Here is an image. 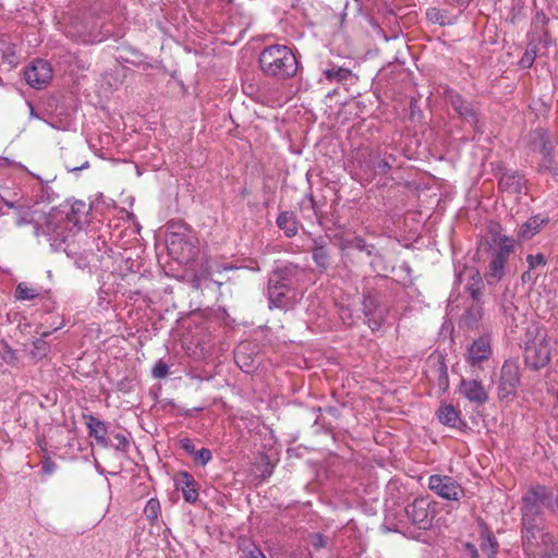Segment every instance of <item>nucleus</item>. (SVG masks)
Masks as SVG:
<instances>
[{
  "label": "nucleus",
  "mask_w": 558,
  "mask_h": 558,
  "mask_svg": "<svg viewBox=\"0 0 558 558\" xmlns=\"http://www.w3.org/2000/svg\"><path fill=\"white\" fill-rule=\"evenodd\" d=\"M545 510L558 518V489L543 485H531L520 501V539L527 558H558L555 535L547 530Z\"/></svg>",
  "instance_id": "f257e3e1"
},
{
  "label": "nucleus",
  "mask_w": 558,
  "mask_h": 558,
  "mask_svg": "<svg viewBox=\"0 0 558 558\" xmlns=\"http://www.w3.org/2000/svg\"><path fill=\"white\" fill-rule=\"evenodd\" d=\"M429 507L430 504L425 498H416L405 506H402L401 502H393V508L386 511V531L412 537V525L420 530L429 529L433 521Z\"/></svg>",
  "instance_id": "f03ea898"
},
{
  "label": "nucleus",
  "mask_w": 558,
  "mask_h": 558,
  "mask_svg": "<svg viewBox=\"0 0 558 558\" xmlns=\"http://www.w3.org/2000/svg\"><path fill=\"white\" fill-rule=\"evenodd\" d=\"M262 72L278 80L293 77L299 68V62L292 49L286 45H270L259 54Z\"/></svg>",
  "instance_id": "7ed1b4c3"
},
{
  "label": "nucleus",
  "mask_w": 558,
  "mask_h": 558,
  "mask_svg": "<svg viewBox=\"0 0 558 558\" xmlns=\"http://www.w3.org/2000/svg\"><path fill=\"white\" fill-rule=\"evenodd\" d=\"M296 266H286L275 270L268 280L267 296L269 308L287 310L291 302L288 292L291 289L292 277L296 274Z\"/></svg>",
  "instance_id": "20e7f679"
},
{
  "label": "nucleus",
  "mask_w": 558,
  "mask_h": 558,
  "mask_svg": "<svg viewBox=\"0 0 558 558\" xmlns=\"http://www.w3.org/2000/svg\"><path fill=\"white\" fill-rule=\"evenodd\" d=\"M530 335L529 332L527 337ZM550 345L545 333L537 332L534 337L527 338L524 343V363L533 371L545 367L550 361Z\"/></svg>",
  "instance_id": "39448f33"
},
{
  "label": "nucleus",
  "mask_w": 558,
  "mask_h": 558,
  "mask_svg": "<svg viewBox=\"0 0 558 558\" xmlns=\"http://www.w3.org/2000/svg\"><path fill=\"white\" fill-rule=\"evenodd\" d=\"M513 252V242L510 238L501 235L498 238L497 247L492 252L486 279L489 284L498 282L505 276V266Z\"/></svg>",
  "instance_id": "423d86ee"
},
{
  "label": "nucleus",
  "mask_w": 558,
  "mask_h": 558,
  "mask_svg": "<svg viewBox=\"0 0 558 558\" xmlns=\"http://www.w3.org/2000/svg\"><path fill=\"white\" fill-rule=\"evenodd\" d=\"M495 177L498 179V187L509 194H522L526 190L524 174L517 170L508 169L502 165L494 168Z\"/></svg>",
  "instance_id": "0eeeda50"
},
{
  "label": "nucleus",
  "mask_w": 558,
  "mask_h": 558,
  "mask_svg": "<svg viewBox=\"0 0 558 558\" xmlns=\"http://www.w3.org/2000/svg\"><path fill=\"white\" fill-rule=\"evenodd\" d=\"M430 490L448 500H459L463 495V488L452 477L447 475H430L428 478Z\"/></svg>",
  "instance_id": "6e6552de"
},
{
  "label": "nucleus",
  "mask_w": 558,
  "mask_h": 558,
  "mask_svg": "<svg viewBox=\"0 0 558 558\" xmlns=\"http://www.w3.org/2000/svg\"><path fill=\"white\" fill-rule=\"evenodd\" d=\"M180 228L183 229V231L172 232L169 235V250L172 253H178L180 248L182 257L191 258L196 254V238L186 226Z\"/></svg>",
  "instance_id": "1a4fd4ad"
},
{
  "label": "nucleus",
  "mask_w": 558,
  "mask_h": 558,
  "mask_svg": "<svg viewBox=\"0 0 558 558\" xmlns=\"http://www.w3.org/2000/svg\"><path fill=\"white\" fill-rule=\"evenodd\" d=\"M445 100L451 105L452 109L468 123L476 125L478 122V116L473 106L468 102L463 97L454 89L446 86L442 90Z\"/></svg>",
  "instance_id": "9d476101"
},
{
  "label": "nucleus",
  "mask_w": 558,
  "mask_h": 558,
  "mask_svg": "<svg viewBox=\"0 0 558 558\" xmlns=\"http://www.w3.org/2000/svg\"><path fill=\"white\" fill-rule=\"evenodd\" d=\"M520 383L519 366L517 363L506 361L501 367L500 380L498 387L499 399H506L514 396Z\"/></svg>",
  "instance_id": "9b49d317"
},
{
  "label": "nucleus",
  "mask_w": 558,
  "mask_h": 558,
  "mask_svg": "<svg viewBox=\"0 0 558 558\" xmlns=\"http://www.w3.org/2000/svg\"><path fill=\"white\" fill-rule=\"evenodd\" d=\"M24 76L28 85L33 88L41 89L50 82L52 69L49 62L36 59L26 69Z\"/></svg>",
  "instance_id": "f8f14e48"
},
{
  "label": "nucleus",
  "mask_w": 558,
  "mask_h": 558,
  "mask_svg": "<svg viewBox=\"0 0 558 558\" xmlns=\"http://www.w3.org/2000/svg\"><path fill=\"white\" fill-rule=\"evenodd\" d=\"M35 235L37 238L44 235L54 251H59L62 244L66 242L68 231L64 222L57 223L52 220H48L44 227H35Z\"/></svg>",
  "instance_id": "ddd939ff"
},
{
  "label": "nucleus",
  "mask_w": 558,
  "mask_h": 558,
  "mask_svg": "<svg viewBox=\"0 0 558 558\" xmlns=\"http://www.w3.org/2000/svg\"><path fill=\"white\" fill-rule=\"evenodd\" d=\"M426 374L438 387L439 391L445 392L449 388L448 368L442 355H430L427 360Z\"/></svg>",
  "instance_id": "4468645a"
},
{
  "label": "nucleus",
  "mask_w": 558,
  "mask_h": 558,
  "mask_svg": "<svg viewBox=\"0 0 558 558\" xmlns=\"http://www.w3.org/2000/svg\"><path fill=\"white\" fill-rule=\"evenodd\" d=\"M388 51L392 52V56L387 59L389 66L393 63H397L398 65L404 64L405 59L409 56V47L402 32L393 34L391 38L386 35V53Z\"/></svg>",
  "instance_id": "2eb2a0df"
},
{
  "label": "nucleus",
  "mask_w": 558,
  "mask_h": 558,
  "mask_svg": "<svg viewBox=\"0 0 558 558\" xmlns=\"http://www.w3.org/2000/svg\"><path fill=\"white\" fill-rule=\"evenodd\" d=\"M460 392L470 402L477 404H484L488 400V393L486 392L482 383L474 379H462L460 383Z\"/></svg>",
  "instance_id": "dca6fc26"
},
{
  "label": "nucleus",
  "mask_w": 558,
  "mask_h": 558,
  "mask_svg": "<svg viewBox=\"0 0 558 558\" xmlns=\"http://www.w3.org/2000/svg\"><path fill=\"white\" fill-rule=\"evenodd\" d=\"M175 487L182 492L186 502L194 504L198 498V486L189 472H179L175 477Z\"/></svg>",
  "instance_id": "f3484780"
},
{
  "label": "nucleus",
  "mask_w": 558,
  "mask_h": 558,
  "mask_svg": "<svg viewBox=\"0 0 558 558\" xmlns=\"http://www.w3.org/2000/svg\"><path fill=\"white\" fill-rule=\"evenodd\" d=\"M312 257L317 267L325 271L330 265V253L328 248L327 239L324 236H317L313 239L311 247Z\"/></svg>",
  "instance_id": "a211bd4d"
},
{
  "label": "nucleus",
  "mask_w": 558,
  "mask_h": 558,
  "mask_svg": "<svg viewBox=\"0 0 558 558\" xmlns=\"http://www.w3.org/2000/svg\"><path fill=\"white\" fill-rule=\"evenodd\" d=\"M492 354L490 340L487 337H481L474 340L468 352V361L470 364H480L488 360Z\"/></svg>",
  "instance_id": "6ab92c4d"
},
{
  "label": "nucleus",
  "mask_w": 558,
  "mask_h": 558,
  "mask_svg": "<svg viewBox=\"0 0 558 558\" xmlns=\"http://www.w3.org/2000/svg\"><path fill=\"white\" fill-rule=\"evenodd\" d=\"M483 317L482 302L470 301L461 317V324L466 328H475Z\"/></svg>",
  "instance_id": "aec40b11"
},
{
  "label": "nucleus",
  "mask_w": 558,
  "mask_h": 558,
  "mask_svg": "<svg viewBox=\"0 0 558 558\" xmlns=\"http://www.w3.org/2000/svg\"><path fill=\"white\" fill-rule=\"evenodd\" d=\"M536 142L539 144V151L543 155L541 167L549 170V168H553L554 162V146L549 142L547 132L539 130Z\"/></svg>",
  "instance_id": "412c9836"
},
{
  "label": "nucleus",
  "mask_w": 558,
  "mask_h": 558,
  "mask_svg": "<svg viewBox=\"0 0 558 558\" xmlns=\"http://www.w3.org/2000/svg\"><path fill=\"white\" fill-rule=\"evenodd\" d=\"M436 414L439 422L446 426L460 428L461 425H464L460 412L451 404L441 405Z\"/></svg>",
  "instance_id": "4be33fe9"
},
{
  "label": "nucleus",
  "mask_w": 558,
  "mask_h": 558,
  "mask_svg": "<svg viewBox=\"0 0 558 558\" xmlns=\"http://www.w3.org/2000/svg\"><path fill=\"white\" fill-rule=\"evenodd\" d=\"M547 222V219L541 218L539 216L531 217L524 223H522L518 231V236L520 240H530L536 233L539 232L543 225Z\"/></svg>",
  "instance_id": "5701e85b"
},
{
  "label": "nucleus",
  "mask_w": 558,
  "mask_h": 558,
  "mask_svg": "<svg viewBox=\"0 0 558 558\" xmlns=\"http://www.w3.org/2000/svg\"><path fill=\"white\" fill-rule=\"evenodd\" d=\"M86 425L89 430V435L95 437V439L98 441V444L107 445V426L105 422L100 421L99 418L88 415L86 417Z\"/></svg>",
  "instance_id": "b1692460"
},
{
  "label": "nucleus",
  "mask_w": 558,
  "mask_h": 558,
  "mask_svg": "<svg viewBox=\"0 0 558 558\" xmlns=\"http://www.w3.org/2000/svg\"><path fill=\"white\" fill-rule=\"evenodd\" d=\"M277 226L284 232L289 238L294 236L298 233V221L293 213L282 211L277 217Z\"/></svg>",
  "instance_id": "393cba45"
},
{
  "label": "nucleus",
  "mask_w": 558,
  "mask_h": 558,
  "mask_svg": "<svg viewBox=\"0 0 558 558\" xmlns=\"http://www.w3.org/2000/svg\"><path fill=\"white\" fill-rule=\"evenodd\" d=\"M497 549L498 542L496 537L488 529H484L481 532V550L487 556V558H495Z\"/></svg>",
  "instance_id": "a878e982"
},
{
  "label": "nucleus",
  "mask_w": 558,
  "mask_h": 558,
  "mask_svg": "<svg viewBox=\"0 0 558 558\" xmlns=\"http://www.w3.org/2000/svg\"><path fill=\"white\" fill-rule=\"evenodd\" d=\"M49 335V331L43 332L40 338L33 341V348L29 351V355L35 361L43 360L50 352V344L45 340Z\"/></svg>",
  "instance_id": "bb28decb"
},
{
  "label": "nucleus",
  "mask_w": 558,
  "mask_h": 558,
  "mask_svg": "<svg viewBox=\"0 0 558 558\" xmlns=\"http://www.w3.org/2000/svg\"><path fill=\"white\" fill-rule=\"evenodd\" d=\"M0 54L3 62H7L11 66H15L19 63L16 50L14 44L9 41L5 37L0 38Z\"/></svg>",
  "instance_id": "cd10ccee"
},
{
  "label": "nucleus",
  "mask_w": 558,
  "mask_h": 558,
  "mask_svg": "<svg viewBox=\"0 0 558 558\" xmlns=\"http://www.w3.org/2000/svg\"><path fill=\"white\" fill-rule=\"evenodd\" d=\"M41 294V289L28 287L25 282L16 286L15 298L21 301H31Z\"/></svg>",
  "instance_id": "c85d7f7f"
},
{
  "label": "nucleus",
  "mask_w": 558,
  "mask_h": 558,
  "mask_svg": "<svg viewBox=\"0 0 558 558\" xmlns=\"http://www.w3.org/2000/svg\"><path fill=\"white\" fill-rule=\"evenodd\" d=\"M465 289L470 293V301L481 302L483 280L477 271L473 274L471 281L466 284Z\"/></svg>",
  "instance_id": "c756f323"
},
{
  "label": "nucleus",
  "mask_w": 558,
  "mask_h": 558,
  "mask_svg": "<svg viewBox=\"0 0 558 558\" xmlns=\"http://www.w3.org/2000/svg\"><path fill=\"white\" fill-rule=\"evenodd\" d=\"M390 494L392 497V504L393 502H400V500H405L408 496V492L405 487H401L398 484L397 480L391 478L388 484L386 485L385 494Z\"/></svg>",
  "instance_id": "7c9ffc66"
},
{
  "label": "nucleus",
  "mask_w": 558,
  "mask_h": 558,
  "mask_svg": "<svg viewBox=\"0 0 558 558\" xmlns=\"http://www.w3.org/2000/svg\"><path fill=\"white\" fill-rule=\"evenodd\" d=\"M537 45L534 43V41H530L527 44V47L523 53V56L521 57L520 61H519V65L522 68V69H530L536 57H537Z\"/></svg>",
  "instance_id": "2f4dec72"
},
{
  "label": "nucleus",
  "mask_w": 558,
  "mask_h": 558,
  "mask_svg": "<svg viewBox=\"0 0 558 558\" xmlns=\"http://www.w3.org/2000/svg\"><path fill=\"white\" fill-rule=\"evenodd\" d=\"M160 513V502L156 498H150L144 508L145 517L151 522L156 523Z\"/></svg>",
  "instance_id": "473e14b6"
},
{
  "label": "nucleus",
  "mask_w": 558,
  "mask_h": 558,
  "mask_svg": "<svg viewBox=\"0 0 558 558\" xmlns=\"http://www.w3.org/2000/svg\"><path fill=\"white\" fill-rule=\"evenodd\" d=\"M324 74L329 81L342 82L349 78L351 71L345 68H331L325 70Z\"/></svg>",
  "instance_id": "72a5a7b5"
},
{
  "label": "nucleus",
  "mask_w": 558,
  "mask_h": 558,
  "mask_svg": "<svg viewBox=\"0 0 558 558\" xmlns=\"http://www.w3.org/2000/svg\"><path fill=\"white\" fill-rule=\"evenodd\" d=\"M241 548L245 558H267L260 548L250 542L242 543Z\"/></svg>",
  "instance_id": "f704fd0d"
},
{
  "label": "nucleus",
  "mask_w": 558,
  "mask_h": 558,
  "mask_svg": "<svg viewBox=\"0 0 558 558\" xmlns=\"http://www.w3.org/2000/svg\"><path fill=\"white\" fill-rule=\"evenodd\" d=\"M426 16H427L428 21H430L433 23H437L439 25H445L447 23L446 13L437 8L427 9Z\"/></svg>",
  "instance_id": "c9c22d12"
},
{
  "label": "nucleus",
  "mask_w": 558,
  "mask_h": 558,
  "mask_svg": "<svg viewBox=\"0 0 558 558\" xmlns=\"http://www.w3.org/2000/svg\"><path fill=\"white\" fill-rule=\"evenodd\" d=\"M192 457L195 463L204 466L213 459V453L209 449L202 448L201 450H196Z\"/></svg>",
  "instance_id": "e433bc0d"
},
{
  "label": "nucleus",
  "mask_w": 558,
  "mask_h": 558,
  "mask_svg": "<svg viewBox=\"0 0 558 558\" xmlns=\"http://www.w3.org/2000/svg\"><path fill=\"white\" fill-rule=\"evenodd\" d=\"M168 373H169V366L162 360L157 361L151 369V375L156 379H162V378L167 377Z\"/></svg>",
  "instance_id": "4c0bfd02"
},
{
  "label": "nucleus",
  "mask_w": 558,
  "mask_h": 558,
  "mask_svg": "<svg viewBox=\"0 0 558 558\" xmlns=\"http://www.w3.org/2000/svg\"><path fill=\"white\" fill-rule=\"evenodd\" d=\"M0 354L5 363L10 364L16 360L15 351L7 342L0 343Z\"/></svg>",
  "instance_id": "58836bf2"
},
{
  "label": "nucleus",
  "mask_w": 558,
  "mask_h": 558,
  "mask_svg": "<svg viewBox=\"0 0 558 558\" xmlns=\"http://www.w3.org/2000/svg\"><path fill=\"white\" fill-rule=\"evenodd\" d=\"M113 439L116 440V442H112L111 447L123 452L128 451L130 441L125 434L118 433L113 436Z\"/></svg>",
  "instance_id": "ea45409f"
},
{
  "label": "nucleus",
  "mask_w": 558,
  "mask_h": 558,
  "mask_svg": "<svg viewBox=\"0 0 558 558\" xmlns=\"http://www.w3.org/2000/svg\"><path fill=\"white\" fill-rule=\"evenodd\" d=\"M526 263L529 264L530 269H534L538 266H544L546 264V257L542 253H537L535 255L530 254L526 256Z\"/></svg>",
  "instance_id": "a19ab883"
},
{
  "label": "nucleus",
  "mask_w": 558,
  "mask_h": 558,
  "mask_svg": "<svg viewBox=\"0 0 558 558\" xmlns=\"http://www.w3.org/2000/svg\"><path fill=\"white\" fill-rule=\"evenodd\" d=\"M57 469L56 463L49 458L45 457L41 461V472L45 475H51Z\"/></svg>",
  "instance_id": "79ce46f5"
},
{
  "label": "nucleus",
  "mask_w": 558,
  "mask_h": 558,
  "mask_svg": "<svg viewBox=\"0 0 558 558\" xmlns=\"http://www.w3.org/2000/svg\"><path fill=\"white\" fill-rule=\"evenodd\" d=\"M180 447L190 456L196 451L193 440L187 437L180 439Z\"/></svg>",
  "instance_id": "37998d69"
},
{
  "label": "nucleus",
  "mask_w": 558,
  "mask_h": 558,
  "mask_svg": "<svg viewBox=\"0 0 558 558\" xmlns=\"http://www.w3.org/2000/svg\"><path fill=\"white\" fill-rule=\"evenodd\" d=\"M398 75L400 76L402 85L405 89H409L412 87V81L410 77V73L407 70H404L403 68H400L398 70Z\"/></svg>",
  "instance_id": "c03bdc74"
},
{
  "label": "nucleus",
  "mask_w": 558,
  "mask_h": 558,
  "mask_svg": "<svg viewBox=\"0 0 558 558\" xmlns=\"http://www.w3.org/2000/svg\"><path fill=\"white\" fill-rule=\"evenodd\" d=\"M410 117L412 121H415V119H420L422 117L421 110L416 105V100L414 97H410Z\"/></svg>",
  "instance_id": "a18cd8bd"
},
{
  "label": "nucleus",
  "mask_w": 558,
  "mask_h": 558,
  "mask_svg": "<svg viewBox=\"0 0 558 558\" xmlns=\"http://www.w3.org/2000/svg\"><path fill=\"white\" fill-rule=\"evenodd\" d=\"M312 544L316 549H320L326 546V538L322 534H315L313 535Z\"/></svg>",
  "instance_id": "49530a36"
},
{
  "label": "nucleus",
  "mask_w": 558,
  "mask_h": 558,
  "mask_svg": "<svg viewBox=\"0 0 558 558\" xmlns=\"http://www.w3.org/2000/svg\"><path fill=\"white\" fill-rule=\"evenodd\" d=\"M353 245H354V247H356L360 251H366L368 255L372 254L369 246L366 244V242L363 239L355 238L353 241Z\"/></svg>",
  "instance_id": "de8ad7c7"
},
{
  "label": "nucleus",
  "mask_w": 558,
  "mask_h": 558,
  "mask_svg": "<svg viewBox=\"0 0 558 558\" xmlns=\"http://www.w3.org/2000/svg\"><path fill=\"white\" fill-rule=\"evenodd\" d=\"M304 202L307 203L308 209L313 213V215L318 216L317 204L314 199V196L312 194H310ZM303 204L305 205V203H303Z\"/></svg>",
  "instance_id": "09e8293b"
},
{
  "label": "nucleus",
  "mask_w": 558,
  "mask_h": 558,
  "mask_svg": "<svg viewBox=\"0 0 558 558\" xmlns=\"http://www.w3.org/2000/svg\"><path fill=\"white\" fill-rule=\"evenodd\" d=\"M86 211V204L82 201H78V202H75L73 205H72V213L73 214H76V213H84Z\"/></svg>",
  "instance_id": "8fccbe9b"
},
{
  "label": "nucleus",
  "mask_w": 558,
  "mask_h": 558,
  "mask_svg": "<svg viewBox=\"0 0 558 558\" xmlns=\"http://www.w3.org/2000/svg\"><path fill=\"white\" fill-rule=\"evenodd\" d=\"M465 549L468 551V554L470 555L471 558H477L478 557V551H477V548L475 545L471 544V543H466L465 544Z\"/></svg>",
  "instance_id": "3c124183"
},
{
  "label": "nucleus",
  "mask_w": 558,
  "mask_h": 558,
  "mask_svg": "<svg viewBox=\"0 0 558 558\" xmlns=\"http://www.w3.org/2000/svg\"><path fill=\"white\" fill-rule=\"evenodd\" d=\"M66 168L69 169V171L75 172V171H80V170L89 168V162L87 160H85L81 166L68 165Z\"/></svg>",
  "instance_id": "603ef678"
},
{
  "label": "nucleus",
  "mask_w": 558,
  "mask_h": 558,
  "mask_svg": "<svg viewBox=\"0 0 558 558\" xmlns=\"http://www.w3.org/2000/svg\"><path fill=\"white\" fill-rule=\"evenodd\" d=\"M521 280L523 283H526V282H530V281H533L534 278L532 277V274L530 270H526L522 274L521 276Z\"/></svg>",
  "instance_id": "864d4df0"
},
{
  "label": "nucleus",
  "mask_w": 558,
  "mask_h": 558,
  "mask_svg": "<svg viewBox=\"0 0 558 558\" xmlns=\"http://www.w3.org/2000/svg\"><path fill=\"white\" fill-rule=\"evenodd\" d=\"M11 166V161L8 158L0 157V171L5 170Z\"/></svg>",
  "instance_id": "5fc2aeb1"
},
{
  "label": "nucleus",
  "mask_w": 558,
  "mask_h": 558,
  "mask_svg": "<svg viewBox=\"0 0 558 558\" xmlns=\"http://www.w3.org/2000/svg\"><path fill=\"white\" fill-rule=\"evenodd\" d=\"M385 19H386V23H392L396 21V15L392 11H387L386 10V15H385Z\"/></svg>",
  "instance_id": "6e6d98bb"
},
{
  "label": "nucleus",
  "mask_w": 558,
  "mask_h": 558,
  "mask_svg": "<svg viewBox=\"0 0 558 558\" xmlns=\"http://www.w3.org/2000/svg\"><path fill=\"white\" fill-rule=\"evenodd\" d=\"M451 1L459 7H466L470 2V0H451Z\"/></svg>",
  "instance_id": "4d7b16f0"
},
{
  "label": "nucleus",
  "mask_w": 558,
  "mask_h": 558,
  "mask_svg": "<svg viewBox=\"0 0 558 558\" xmlns=\"http://www.w3.org/2000/svg\"><path fill=\"white\" fill-rule=\"evenodd\" d=\"M550 173L554 178H558V165L553 166V168H549Z\"/></svg>",
  "instance_id": "13d9d810"
},
{
  "label": "nucleus",
  "mask_w": 558,
  "mask_h": 558,
  "mask_svg": "<svg viewBox=\"0 0 558 558\" xmlns=\"http://www.w3.org/2000/svg\"><path fill=\"white\" fill-rule=\"evenodd\" d=\"M241 359H242V353L240 351V349L235 352V361L238 364L241 363Z\"/></svg>",
  "instance_id": "bf43d9fd"
},
{
  "label": "nucleus",
  "mask_w": 558,
  "mask_h": 558,
  "mask_svg": "<svg viewBox=\"0 0 558 558\" xmlns=\"http://www.w3.org/2000/svg\"><path fill=\"white\" fill-rule=\"evenodd\" d=\"M512 310H515V308L513 307V305L506 306V307H505V313H506L507 315H508V314H509V315H512V314H511V311H512Z\"/></svg>",
  "instance_id": "052dcab7"
},
{
  "label": "nucleus",
  "mask_w": 558,
  "mask_h": 558,
  "mask_svg": "<svg viewBox=\"0 0 558 558\" xmlns=\"http://www.w3.org/2000/svg\"><path fill=\"white\" fill-rule=\"evenodd\" d=\"M28 222H29V221H28V220H26L25 218H21V219H19V220H17V225H19V226H22V225H25V223H28Z\"/></svg>",
  "instance_id": "680f3d73"
},
{
  "label": "nucleus",
  "mask_w": 558,
  "mask_h": 558,
  "mask_svg": "<svg viewBox=\"0 0 558 558\" xmlns=\"http://www.w3.org/2000/svg\"><path fill=\"white\" fill-rule=\"evenodd\" d=\"M31 117L38 118L33 106H31Z\"/></svg>",
  "instance_id": "e2e57ef3"
},
{
  "label": "nucleus",
  "mask_w": 558,
  "mask_h": 558,
  "mask_svg": "<svg viewBox=\"0 0 558 558\" xmlns=\"http://www.w3.org/2000/svg\"><path fill=\"white\" fill-rule=\"evenodd\" d=\"M4 204H5L8 207H10V208H12V207L14 206V205H13V203L8 202V201H5V202H4Z\"/></svg>",
  "instance_id": "0e129e2a"
}]
</instances>
